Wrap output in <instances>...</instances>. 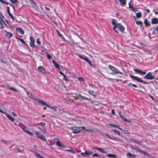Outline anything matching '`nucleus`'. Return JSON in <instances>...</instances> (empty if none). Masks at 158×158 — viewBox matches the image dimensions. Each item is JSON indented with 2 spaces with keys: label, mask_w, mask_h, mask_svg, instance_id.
<instances>
[{
  "label": "nucleus",
  "mask_w": 158,
  "mask_h": 158,
  "mask_svg": "<svg viewBox=\"0 0 158 158\" xmlns=\"http://www.w3.org/2000/svg\"><path fill=\"white\" fill-rule=\"evenodd\" d=\"M108 68L110 70L112 71L111 74L112 75H115L117 74H123L122 72L120 71L118 69L111 65H110Z\"/></svg>",
  "instance_id": "nucleus-1"
},
{
  "label": "nucleus",
  "mask_w": 158,
  "mask_h": 158,
  "mask_svg": "<svg viewBox=\"0 0 158 158\" xmlns=\"http://www.w3.org/2000/svg\"><path fill=\"white\" fill-rule=\"evenodd\" d=\"M35 99L40 104H42V105L46 106L47 107H48V108H49L52 109H53L54 110H55V111H56L57 110L56 109L57 108V107H56L50 106L46 104L45 102H44L43 101H42V100H40L38 98H36Z\"/></svg>",
  "instance_id": "nucleus-2"
},
{
  "label": "nucleus",
  "mask_w": 158,
  "mask_h": 158,
  "mask_svg": "<svg viewBox=\"0 0 158 158\" xmlns=\"http://www.w3.org/2000/svg\"><path fill=\"white\" fill-rule=\"evenodd\" d=\"M85 128L84 127H75L74 126L71 127L70 129L73 130V133L74 134H76L82 131L83 129Z\"/></svg>",
  "instance_id": "nucleus-3"
},
{
  "label": "nucleus",
  "mask_w": 158,
  "mask_h": 158,
  "mask_svg": "<svg viewBox=\"0 0 158 158\" xmlns=\"http://www.w3.org/2000/svg\"><path fill=\"white\" fill-rule=\"evenodd\" d=\"M5 18L0 12V29H2L6 26L4 22Z\"/></svg>",
  "instance_id": "nucleus-4"
},
{
  "label": "nucleus",
  "mask_w": 158,
  "mask_h": 158,
  "mask_svg": "<svg viewBox=\"0 0 158 158\" xmlns=\"http://www.w3.org/2000/svg\"><path fill=\"white\" fill-rule=\"evenodd\" d=\"M131 148L132 149L135 150L140 153H143V154L146 155L148 156H151L148 154L146 153V152L145 151L140 149L138 147L135 146L134 147L132 146Z\"/></svg>",
  "instance_id": "nucleus-5"
},
{
  "label": "nucleus",
  "mask_w": 158,
  "mask_h": 158,
  "mask_svg": "<svg viewBox=\"0 0 158 158\" xmlns=\"http://www.w3.org/2000/svg\"><path fill=\"white\" fill-rule=\"evenodd\" d=\"M129 76L130 77L135 80L138 82L142 83L144 84H148V82H146L145 81H143V80L141 79L140 78H138L137 77L134 76L132 75H130Z\"/></svg>",
  "instance_id": "nucleus-6"
},
{
  "label": "nucleus",
  "mask_w": 158,
  "mask_h": 158,
  "mask_svg": "<svg viewBox=\"0 0 158 158\" xmlns=\"http://www.w3.org/2000/svg\"><path fill=\"white\" fill-rule=\"evenodd\" d=\"M155 77V76L152 75V73L151 72H149L145 76L143 77V78L148 80H152Z\"/></svg>",
  "instance_id": "nucleus-7"
},
{
  "label": "nucleus",
  "mask_w": 158,
  "mask_h": 158,
  "mask_svg": "<svg viewBox=\"0 0 158 158\" xmlns=\"http://www.w3.org/2000/svg\"><path fill=\"white\" fill-rule=\"evenodd\" d=\"M77 55L79 58L85 60L91 66H92V63L91 61L89 59H88L86 56L85 55H81L78 54H77Z\"/></svg>",
  "instance_id": "nucleus-8"
},
{
  "label": "nucleus",
  "mask_w": 158,
  "mask_h": 158,
  "mask_svg": "<svg viewBox=\"0 0 158 158\" xmlns=\"http://www.w3.org/2000/svg\"><path fill=\"white\" fill-rule=\"evenodd\" d=\"M36 136L38 138H40L44 141L46 142V143L48 144V143L46 142L47 139L43 135L40 134L39 132H36L35 133Z\"/></svg>",
  "instance_id": "nucleus-9"
},
{
  "label": "nucleus",
  "mask_w": 158,
  "mask_h": 158,
  "mask_svg": "<svg viewBox=\"0 0 158 158\" xmlns=\"http://www.w3.org/2000/svg\"><path fill=\"white\" fill-rule=\"evenodd\" d=\"M54 142L56 143V144L58 147H62L63 148H64L65 147L64 145H62L61 144V142L59 141L58 139L57 138H54L53 139Z\"/></svg>",
  "instance_id": "nucleus-10"
},
{
  "label": "nucleus",
  "mask_w": 158,
  "mask_h": 158,
  "mask_svg": "<svg viewBox=\"0 0 158 158\" xmlns=\"http://www.w3.org/2000/svg\"><path fill=\"white\" fill-rule=\"evenodd\" d=\"M30 40H31L30 45V46L32 48L35 47V40L34 38L32 36H31L30 37Z\"/></svg>",
  "instance_id": "nucleus-11"
},
{
  "label": "nucleus",
  "mask_w": 158,
  "mask_h": 158,
  "mask_svg": "<svg viewBox=\"0 0 158 158\" xmlns=\"http://www.w3.org/2000/svg\"><path fill=\"white\" fill-rule=\"evenodd\" d=\"M133 70L137 73H139L141 76L144 75L146 73V72H143L140 70L138 69H133Z\"/></svg>",
  "instance_id": "nucleus-12"
},
{
  "label": "nucleus",
  "mask_w": 158,
  "mask_h": 158,
  "mask_svg": "<svg viewBox=\"0 0 158 158\" xmlns=\"http://www.w3.org/2000/svg\"><path fill=\"white\" fill-rule=\"evenodd\" d=\"M92 154L93 152H91L85 151V152H82L81 153V155L84 156H86Z\"/></svg>",
  "instance_id": "nucleus-13"
},
{
  "label": "nucleus",
  "mask_w": 158,
  "mask_h": 158,
  "mask_svg": "<svg viewBox=\"0 0 158 158\" xmlns=\"http://www.w3.org/2000/svg\"><path fill=\"white\" fill-rule=\"evenodd\" d=\"M117 28L120 30V31L122 32H124L125 28L120 23H119L117 26Z\"/></svg>",
  "instance_id": "nucleus-14"
},
{
  "label": "nucleus",
  "mask_w": 158,
  "mask_h": 158,
  "mask_svg": "<svg viewBox=\"0 0 158 158\" xmlns=\"http://www.w3.org/2000/svg\"><path fill=\"white\" fill-rule=\"evenodd\" d=\"M92 148L94 149H96L99 151V152H101L102 153H107L105 151L104 149L102 148H99L97 147H92Z\"/></svg>",
  "instance_id": "nucleus-15"
},
{
  "label": "nucleus",
  "mask_w": 158,
  "mask_h": 158,
  "mask_svg": "<svg viewBox=\"0 0 158 158\" xmlns=\"http://www.w3.org/2000/svg\"><path fill=\"white\" fill-rule=\"evenodd\" d=\"M38 69L39 71L42 73H45L46 71L44 68L42 66H38Z\"/></svg>",
  "instance_id": "nucleus-16"
},
{
  "label": "nucleus",
  "mask_w": 158,
  "mask_h": 158,
  "mask_svg": "<svg viewBox=\"0 0 158 158\" xmlns=\"http://www.w3.org/2000/svg\"><path fill=\"white\" fill-rule=\"evenodd\" d=\"M88 92L90 94L94 97H96L97 96V93L94 92L93 90H89L88 91Z\"/></svg>",
  "instance_id": "nucleus-17"
},
{
  "label": "nucleus",
  "mask_w": 158,
  "mask_h": 158,
  "mask_svg": "<svg viewBox=\"0 0 158 158\" xmlns=\"http://www.w3.org/2000/svg\"><path fill=\"white\" fill-rule=\"evenodd\" d=\"M116 20L114 19H113L112 20V23L113 25H114V26L113 27V30H115V28H117V26L118 25V23H117L115 20Z\"/></svg>",
  "instance_id": "nucleus-18"
},
{
  "label": "nucleus",
  "mask_w": 158,
  "mask_h": 158,
  "mask_svg": "<svg viewBox=\"0 0 158 158\" xmlns=\"http://www.w3.org/2000/svg\"><path fill=\"white\" fill-rule=\"evenodd\" d=\"M5 32L6 33L5 36L7 37H11L13 36V34L7 31L6 30L5 31Z\"/></svg>",
  "instance_id": "nucleus-19"
},
{
  "label": "nucleus",
  "mask_w": 158,
  "mask_h": 158,
  "mask_svg": "<svg viewBox=\"0 0 158 158\" xmlns=\"http://www.w3.org/2000/svg\"><path fill=\"white\" fill-rule=\"evenodd\" d=\"M152 24H156L158 23V19L156 18H153L151 20Z\"/></svg>",
  "instance_id": "nucleus-20"
},
{
  "label": "nucleus",
  "mask_w": 158,
  "mask_h": 158,
  "mask_svg": "<svg viewBox=\"0 0 158 158\" xmlns=\"http://www.w3.org/2000/svg\"><path fill=\"white\" fill-rule=\"evenodd\" d=\"M119 116L124 121H125L126 122H129V121L127 119H126L122 115L120 114V113L119 112Z\"/></svg>",
  "instance_id": "nucleus-21"
},
{
  "label": "nucleus",
  "mask_w": 158,
  "mask_h": 158,
  "mask_svg": "<svg viewBox=\"0 0 158 158\" xmlns=\"http://www.w3.org/2000/svg\"><path fill=\"white\" fill-rule=\"evenodd\" d=\"M109 125L110 126L114 127L117 128L121 130H123V129L122 128L120 127H119V126L118 125H114V124H109Z\"/></svg>",
  "instance_id": "nucleus-22"
},
{
  "label": "nucleus",
  "mask_w": 158,
  "mask_h": 158,
  "mask_svg": "<svg viewBox=\"0 0 158 158\" xmlns=\"http://www.w3.org/2000/svg\"><path fill=\"white\" fill-rule=\"evenodd\" d=\"M5 114L6 115V116L8 118V119H9L12 122H14V118L13 117H11L10 115L7 114L6 113V114Z\"/></svg>",
  "instance_id": "nucleus-23"
},
{
  "label": "nucleus",
  "mask_w": 158,
  "mask_h": 158,
  "mask_svg": "<svg viewBox=\"0 0 158 158\" xmlns=\"http://www.w3.org/2000/svg\"><path fill=\"white\" fill-rule=\"evenodd\" d=\"M134 19H135V20L136 21V23L137 25H139L141 27L142 26L143 23L141 21H136V20L135 19V16L134 17Z\"/></svg>",
  "instance_id": "nucleus-24"
},
{
  "label": "nucleus",
  "mask_w": 158,
  "mask_h": 158,
  "mask_svg": "<svg viewBox=\"0 0 158 158\" xmlns=\"http://www.w3.org/2000/svg\"><path fill=\"white\" fill-rule=\"evenodd\" d=\"M121 5L123 6L124 5L126 4V0H118Z\"/></svg>",
  "instance_id": "nucleus-25"
},
{
  "label": "nucleus",
  "mask_w": 158,
  "mask_h": 158,
  "mask_svg": "<svg viewBox=\"0 0 158 158\" xmlns=\"http://www.w3.org/2000/svg\"><path fill=\"white\" fill-rule=\"evenodd\" d=\"M17 30L21 34L23 35L24 33V31L21 27H19L18 28V30Z\"/></svg>",
  "instance_id": "nucleus-26"
},
{
  "label": "nucleus",
  "mask_w": 158,
  "mask_h": 158,
  "mask_svg": "<svg viewBox=\"0 0 158 158\" xmlns=\"http://www.w3.org/2000/svg\"><path fill=\"white\" fill-rule=\"evenodd\" d=\"M52 63L55 65V67L57 69H59L60 66L59 64L54 60H52Z\"/></svg>",
  "instance_id": "nucleus-27"
},
{
  "label": "nucleus",
  "mask_w": 158,
  "mask_h": 158,
  "mask_svg": "<svg viewBox=\"0 0 158 158\" xmlns=\"http://www.w3.org/2000/svg\"><path fill=\"white\" fill-rule=\"evenodd\" d=\"M23 130L26 133H27L28 134V135H33V134L31 132V131L27 130H25L24 129H23Z\"/></svg>",
  "instance_id": "nucleus-28"
},
{
  "label": "nucleus",
  "mask_w": 158,
  "mask_h": 158,
  "mask_svg": "<svg viewBox=\"0 0 158 158\" xmlns=\"http://www.w3.org/2000/svg\"><path fill=\"white\" fill-rule=\"evenodd\" d=\"M144 24H145L146 27H148V26H150V24L149 23H148V20H147V19H144Z\"/></svg>",
  "instance_id": "nucleus-29"
},
{
  "label": "nucleus",
  "mask_w": 158,
  "mask_h": 158,
  "mask_svg": "<svg viewBox=\"0 0 158 158\" xmlns=\"http://www.w3.org/2000/svg\"><path fill=\"white\" fill-rule=\"evenodd\" d=\"M106 156L109 157H114L116 158L117 156L115 155H114L111 154H109L107 155Z\"/></svg>",
  "instance_id": "nucleus-30"
},
{
  "label": "nucleus",
  "mask_w": 158,
  "mask_h": 158,
  "mask_svg": "<svg viewBox=\"0 0 158 158\" xmlns=\"http://www.w3.org/2000/svg\"><path fill=\"white\" fill-rule=\"evenodd\" d=\"M129 7L130 8H131L132 10V11L134 12H135L136 11H137V10H135V8H134V7H133L131 5V3L130 2L129 3Z\"/></svg>",
  "instance_id": "nucleus-31"
},
{
  "label": "nucleus",
  "mask_w": 158,
  "mask_h": 158,
  "mask_svg": "<svg viewBox=\"0 0 158 158\" xmlns=\"http://www.w3.org/2000/svg\"><path fill=\"white\" fill-rule=\"evenodd\" d=\"M78 96L82 98H83V99H84V100H89V99L87 98H86V97H83V96H82L81 94H79L78 95Z\"/></svg>",
  "instance_id": "nucleus-32"
},
{
  "label": "nucleus",
  "mask_w": 158,
  "mask_h": 158,
  "mask_svg": "<svg viewBox=\"0 0 158 158\" xmlns=\"http://www.w3.org/2000/svg\"><path fill=\"white\" fill-rule=\"evenodd\" d=\"M127 155L128 157H134L135 158V156L133 155L132 154L130 153H128L127 154Z\"/></svg>",
  "instance_id": "nucleus-33"
},
{
  "label": "nucleus",
  "mask_w": 158,
  "mask_h": 158,
  "mask_svg": "<svg viewBox=\"0 0 158 158\" xmlns=\"http://www.w3.org/2000/svg\"><path fill=\"white\" fill-rule=\"evenodd\" d=\"M111 131H113L115 134H117L118 135L120 136L121 135V134L120 133V132L118 131H117L116 130H112V129L111 130Z\"/></svg>",
  "instance_id": "nucleus-34"
},
{
  "label": "nucleus",
  "mask_w": 158,
  "mask_h": 158,
  "mask_svg": "<svg viewBox=\"0 0 158 158\" xmlns=\"http://www.w3.org/2000/svg\"><path fill=\"white\" fill-rule=\"evenodd\" d=\"M127 85L129 87H131V86L132 85V86H133V87H135V88L137 87V86L131 83H129L127 84Z\"/></svg>",
  "instance_id": "nucleus-35"
},
{
  "label": "nucleus",
  "mask_w": 158,
  "mask_h": 158,
  "mask_svg": "<svg viewBox=\"0 0 158 158\" xmlns=\"http://www.w3.org/2000/svg\"><path fill=\"white\" fill-rule=\"evenodd\" d=\"M131 142H133L134 143H135L139 144V143H140V142H139L137 140H135V139H131Z\"/></svg>",
  "instance_id": "nucleus-36"
},
{
  "label": "nucleus",
  "mask_w": 158,
  "mask_h": 158,
  "mask_svg": "<svg viewBox=\"0 0 158 158\" xmlns=\"http://www.w3.org/2000/svg\"><path fill=\"white\" fill-rule=\"evenodd\" d=\"M141 16V14L140 12H138L136 14V17L137 18H139Z\"/></svg>",
  "instance_id": "nucleus-37"
},
{
  "label": "nucleus",
  "mask_w": 158,
  "mask_h": 158,
  "mask_svg": "<svg viewBox=\"0 0 158 158\" xmlns=\"http://www.w3.org/2000/svg\"><path fill=\"white\" fill-rule=\"evenodd\" d=\"M65 151H66L67 152H70L71 153H73V154H74L75 153L74 151L73 150H71V149H66V150H65Z\"/></svg>",
  "instance_id": "nucleus-38"
},
{
  "label": "nucleus",
  "mask_w": 158,
  "mask_h": 158,
  "mask_svg": "<svg viewBox=\"0 0 158 158\" xmlns=\"http://www.w3.org/2000/svg\"><path fill=\"white\" fill-rule=\"evenodd\" d=\"M122 131H123V132L124 134H130V133L129 132V131L127 130H124L123 129V130Z\"/></svg>",
  "instance_id": "nucleus-39"
},
{
  "label": "nucleus",
  "mask_w": 158,
  "mask_h": 158,
  "mask_svg": "<svg viewBox=\"0 0 158 158\" xmlns=\"http://www.w3.org/2000/svg\"><path fill=\"white\" fill-rule=\"evenodd\" d=\"M92 156L93 157H100V155H98L97 153H95L92 155Z\"/></svg>",
  "instance_id": "nucleus-40"
},
{
  "label": "nucleus",
  "mask_w": 158,
  "mask_h": 158,
  "mask_svg": "<svg viewBox=\"0 0 158 158\" xmlns=\"http://www.w3.org/2000/svg\"><path fill=\"white\" fill-rule=\"evenodd\" d=\"M63 79L65 81H68V79L67 77L65 75L63 76Z\"/></svg>",
  "instance_id": "nucleus-41"
},
{
  "label": "nucleus",
  "mask_w": 158,
  "mask_h": 158,
  "mask_svg": "<svg viewBox=\"0 0 158 158\" xmlns=\"http://www.w3.org/2000/svg\"><path fill=\"white\" fill-rule=\"evenodd\" d=\"M19 40L22 43H23V44H26L24 40L23 39L19 38Z\"/></svg>",
  "instance_id": "nucleus-42"
},
{
  "label": "nucleus",
  "mask_w": 158,
  "mask_h": 158,
  "mask_svg": "<svg viewBox=\"0 0 158 158\" xmlns=\"http://www.w3.org/2000/svg\"><path fill=\"white\" fill-rule=\"evenodd\" d=\"M47 53V58L48 59H51L52 58V56L48 54V53Z\"/></svg>",
  "instance_id": "nucleus-43"
},
{
  "label": "nucleus",
  "mask_w": 158,
  "mask_h": 158,
  "mask_svg": "<svg viewBox=\"0 0 158 158\" xmlns=\"http://www.w3.org/2000/svg\"><path fill=\"white\" fill-rule=\"evenodd\" d=\"M0 2L3 3H4V4L6 5L8 4V3L7 2H4L2 0H0Z\"/></svg>",
  "instance_id": "nucleus-44"
},
{
  "label": "nucleus",
  "mask_w": 158,
  "mask_h": 158,
  "mask_svg": "<svg viewBox=\"0 0 158 158\" xmlns=\"http://www.w3.org/2000/svg\"><path fill=\"white\" fill-rule=\"evenodd\" d=\"M39 124H41V125L43 127H45L46 125L45 123L43 122H40Z\"/></svg>",
  "instance_id": "nucleus-45"
},
{
  "label": "nucleus",
  "mask_w": 158,
  "mask_h": 158,
  "mask_svg": "<svg viewBox=\"0 0 158 158\" xmlns=\"http://www.w3.org/2000/svg\"><path fill=\"white\" fill-rule=\"evenodd\" d=\"M35 155H36V156L39 158H44L41 156L40 154H38L37 153H35Z\"/></svg>",
  "instance_id": "nucleus-46"
},
{
  "label": "nucleus",
  "mask_w": 158,
  "mask_h": 158,
  "mask_svg": "<svg viewBox=\"0 0 158 158\" xmlns=\"http://www.w3.org/2000/svg\"><path fill=\"white\" fill-rule=\"evenodd\" d=\"M8 88L11 90H13L14 91H16V89H15L13 87H8Z\"/></svg>",
  "instance_id": "nucleus-47"
},
{
  "label": "nucleus",
  "mask_w": 158,
  "mask_h": 158,
  "mask_svg": "<svg viewBox=\"0 0 158 158\" xmlns=\"http://www.w3.org/2000/svg\"><path fill=\"white\" fill-rule=\"evenodd\" d=\"M17 149L18 152H19L20 153H22L23 152V150H20L19 148H17Z\"/></svg>",
  "instance_id": "nucleus-48"
},
{
  "label": "nucleus",
  "mask_w": 158,
  "mask_h": 158,
  "mask_svg": "<svg viewBox=\"0 0 158 158\" xmlns=\"http://www.w3.org/2000/svg\"><path fill=\"white\" fill-rule=\"evenodd\" d=\"M18 0H10V2H11L12 3H15Z\"/></svg>",
  "instance_id": "nucleus-49"
},
{
  "label": "nucleus",
  "mask_w": 158,
  "mask_h": 158,
  "mask_svg": "<svg viewBox=\"0 0 158 158\" xmlns=\"http://www.w3.org/2000/svg\"><path fill=\"white\" fill-rule=\"evenodd\" d=\"M9 15V16L11 17V19L13 20H14V17L13 16V15L11 14H9L8 15Z\"/></svg>",
  "instance_id": "nucleus-50"
},
{
  "label": "nucleus",
  "mask_w": 158,
  "mask_h": 158,
  "mask_svg": "<svg viewBox=\"0 0 158 158\" xmlns=\"http://www.w3.org/2000/svg\"><path fill=\"white\" fill-rule=\"evenodd\" d=\"M66 42H68V44L70 45L71 46H73V44L71 42L68 41L67 40H66Z\"/></svg>",
  "instance_id": "nucleus-51"
},
{
  "label": "nucleus",
  "mask_w": 158,
  "mask_h": 158,
  "mask_svg": "<svg viewBox=\"0 0 158 158\" xmlns=\"http://www.w3.org/2000/svg\"><path fill=\"white\" fill-rule=\"evenodd\" d=\"M7 12L8 14H11L10 12L9 7V6H7Z\"/></svg>",
  "instance_id": "nucleus-52"
},
{
  "label": "nucleus",
  "mask_w": 158,
  "mask_h": 158,
  "mask_svg": "<svg viewBox=\"0 0 158 158\" xmlns=\"http://www.w3.org/2000/svg\"><path fill=\"white\" fill-rule=\"evenodd\" d=\"M37 43L39 45L41 44V43L40 42V39L39 38H38L37 39Z\"/></svg>",
  "instance_id": "nucleus-53"
},
{
  "label": "nucleus",
  "mask_w": 158,
  "mask_h": 158,
  "mask_svg": "<svg viewBox=\"0 0 158 158\" xmlns=\"http://www.w3.org/2000/svg\"><path fill=\"white\" fill-rule=\"evenodd\" d=\"M105 135L107 137L110 139H111V136L110 135H108L107 134H105Z\"/></svg>",
  "instance_id": "nucleus-54"
},
{
  "label": "nucleus",
  "mask_w": 158,
  "mask_h": 158,
  "mask_svg": "<svg viewBox=\"0 0 158 158\" xmlns=\"http://www.w3.org/2000/svg\"><path fill=\"white\" fill-rule=\"evenodd\" d=\"M78 79H79V80L80 81H84V79L82 77H79L78 78Z\"/></svg>",
  "instance_id": "nucleus-55"
},
{
  "label": "nucleus",
  "mask_w": 158,
  "mask_h": 158,
  "mask_svg": "<svg viewBox=\"0 0 158 158\" xmlns=\"http://www.w3.org/2000/svg\"><path fill=\"white\" fill-rule=\"evenodd\" d=\"M111 113L113 115H114L115 114V113L114 112V109H112L111 110Z\"/></svg>",
  "instance_id": "nucleus-56"
},
{
  "label": "nucleus",
  "mask_w": 158,
  "mask_h": 158,
  "mask_svg": "<svg viewBox=\"0 0 158 158\" xmlns=\"http://www.w3.org/2000/svg\"><path fill=\"white\" fill-rule=\"evenodd\" d=\"M45 9L47 11H50V9L48 7L45 6L44 7Z\"/></svg>",
  "instance_id": "nucleus-57"
},
{
  "label": "nucleus",
  "mask_w": 158,
  "mask_h": 158,
  "mask_svg": "<svg viewBox=\"0 0 158 158\" xmlns=\"http://www.w3.org/2000/svg\"><path fill=\"white\" fill-rule=\"evenodd\" d=\"M42 131L44 133H45L46 132V129L45 128H44L43 129H42Z\"/></svg>",
  "instance_id": "nucleus-58"
},
{
  "label": "nucleus",
  "mask_w": 158,
  "mask_h": 158,
  "mask_svg": "<svg viewBox=\"0 0 158 158\" xmlns=\"http://www.w3.org/2000/svg\"><path fill=\"white\" fill-rule=\"evenodd\" d=\"M59 73L60 75H62L63 76L65 75L64 73L61 71H59Z\"/></svg>",
  "instance_id": "nucleus-59"
},
{
  "label": "nucleus",
  "mask_w": 158,
  "mask_h": 158,
  "mask_svg": "<svg viewBox=\"0 0 158 158\" xmlns=\"http://www.w3.org/2000/svg\"><path fill=\"white\" fill-rule=\"evenodd\" d=\"M12 114L14 116H17L16 114L14 112H12Z\"/></svg>",
  "instance_id": "nucleus-60"
},
{
  "label": "nucleus",
  "mask_w": 158,
  "mask_h": 158,
  "mask_svg": "<svg viewBox=\"0 0 158 158\" xmlns=\"http://www.w3.org/2000/svg\"><path fill=\"white\" fill-rule=\"evenodd\" d=\"M145 10H146V12L147 13H150V10H149L148 9H146Z\"/></svg>",
  "instance_id": "nucleus-61"
},
{
  "label": "nucleus",
  "mask_w": 158,
  "mask_h": 158,
  "mask_svg": "<svg viewBox=\"0 0 158 158\" xmlns=\"http://www.w3.org/2000/svg\"><path fill=\"white\" fill-rule=\"evenodd\" d=\"M32 3H33L35 5V3L34 2V1L33 0H29Z\"/></svg>",
  "instance_id": "nucleus-62"
},
{
  "label": "nucleus",
  "mask_w": 158,
  "mask_h": 158,
  "mask_svg": "<svg viewBox=\"0 0 158 158\" xmlns=\"http://www.w3.org/2000/svg\"><path fill=\"white\" fill-rule=\"evenodd\" d=\"M58 34L61 37L62 36V35H61L60 33V32L59 31H58Z\"/></svg>",
  "instance_id": "nucleus-63"
},
{
  "label": "nucleus",
  "mask_w": 158,
  "mask_h": 158,
  "mask_svg": "<svg viewBox=\"0 0 158 158\" xmlns=\"http://www.w3.org/2000/svg\"><path fill=\"white\" fill-rule=\"evenodd\" d=\"M154 13L156 15H158V12H156V11H155L154 10Z\"/></svg>",
  "instance_id": "nucleus-64"
}]
</instances>
